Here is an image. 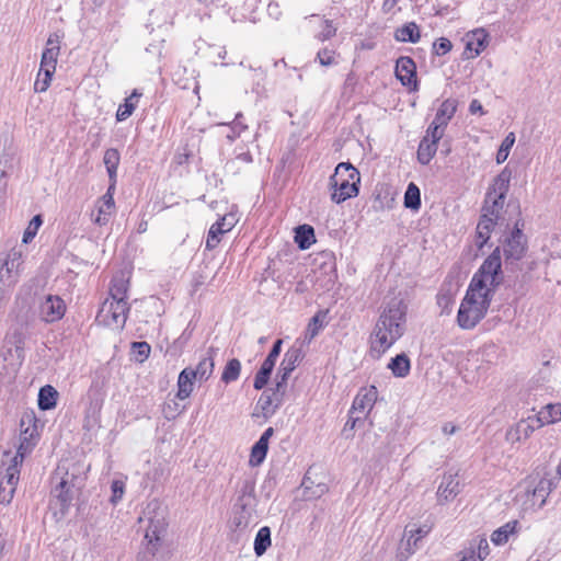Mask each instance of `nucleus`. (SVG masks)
<instances>
[{
    "instance_id": "f03ea898",
    "label": "nucleus",
    "mask_w": 561,
    "mask_h": 561,
    "mask_svg": "<svg viewBox=\"0 0 561 561\" xmlns=\"http://www.w3.org/2000/svg\"><path fill=\"white\" fill-rule=\"evenodd\" d=\"M407 306L402 299H391L380 313L370 334V354L379 358L404 333Z\"/></svg>"
},
{
    "instance_id": "ddd939ff",
    "label": "nucleus",
    "mask_w": 561,
    "mask_h": 561,
    "mask_svg": "<svg viewBox=\"0 0 561 561\" xmlns=\"http://www.w3.org/2000/svg\"><path fill=\"white\" fill-rule=\"evenodd\" d=\"M489 44V34L484 28H477L467 33L465 54L468 58L479 56Z\"/></svg>"
},
{
    "instance_id": "4d7b16f0",
    "label": "nucleus",
    "mask_w": 561,
    "mask_h": 561,
    "mask_svg": "<svg viewBox=\"0 0 561 561\" xmlns=\"http://www.w3.org/2000/svg\"><path fill=\"white\" fill-rule=\"evenodd\" d=\"M405 531L410 534L409 538H408V545L409 546H414L416 547L417 546V541L423 537L425 536L427 533H428V529H424V528H414L411 527L409 528V526L405 528Z\"/></svg>"
},
{
    "instance_id": "0e129e2a",
    "label": "nucleus",
    "mask_w": 561,
    "mask_h": 561,
    "mask_svg": "<svg viewBox=\"0 0 561 561\" xmlns=\"http://www.w3.org/2000/svg\"><path fill=\"white\" fill-rule=\"evenodd\" d=\"M180 412L181 410H179V405L174 401L165 403L163 408V413L168 420L175 419L176 415L180 414Z\"/></svg>"
},
{
    "instance_id": "ea45409f",
    "label": "nucleus",
    "mask_w": 561,
    "mask_h": 561,
    "mask_svg": "<svg viewBox=\"0 0 561 561\" xmlns=\"http://www.w3.org/2000/svg\"><path fill=\"white\" fill-rule=\"evenodd\" d=\"M241 362L238 358H231L227 362L221 374V381L226 385L231 383L240 377Z\"/></svg>"
},
{
    "instance_id": "f3484780",
    "label": "nucleus",
    "mask_w": 561,
    "mask_h": 561,
    "mask_svg": "<svg viewBox=\"0 0 561 561\" xmlns=\"http://www.w3.org/2000/svg\"><path fill=\"white\" fill-rule=\"evenodd\" d=\"M378 390L375 386L363 388L355 397L350 414L354 412H364L366 409L371 410L377 401Z\"/></svg>"
},
{
    "instance_id": "2f4dec72",
    "label": "nucleus",
    "mask_w": 561,
    "mask_h": 561,
    "mask_svg": "<svg viewBox=\"0 0 561 561\" xmlns=\"http://www.w3.org/2000/svg\"><path fill=\"white\" fill-rule=\"evenodd\" d=\"M141 95L142 93L135 89L131 94L124 100V103L118 106L116 112V119L118 122L126 121L134 113Z\"/></svg>"
},
{
    "instance_id": "e2e57ef3",
    "label": "nucleus",
    "mask_w": 561,
    "mask_h": 561,
    "mask_svg": "<svg viewBox=\"0 0 561 561\" xmlns=\"http://www.w3.org/2000/svg\"><path fill=\"white\" fill-rule=\"evenodd\" d=\"M334 51L328 48H323L318 51L317 58L322 66H331L334 64Z\"/></svg>"
},
{
    "instance_id": "2eb2a0df",
    "label": "nucleus",
    "mask_w": 561,
    "mask_h": 561,
    "mask_svg": "<svg viewBox=\"0 0 561 561\" xmlns=\"http://www.w3.org/2000/svg\"><path fill=\"white\" fill-rule=\"evenodd\" d=\"M217 353V347H208L205 354L201 357L196 368H193V374L195 375L197 381H206L211 377L215 368V357Z\"/></svg>"
},
{
    "instance_id": "7ed1b4c3",
    "label": "nucleus",
    "mask_w": 561,
    "mask_h": 561,
    "mask_svg": "<svg viewBox=\"0 0 561 561\" xmlns=\"http://www.w3.org/2000/svg\"><path fill=\"white\" fill-rule=\"evenodd\" d=\"M24 340L25 335L22 328L13 329L5 336L0 351V375L7 377L8 381L15 378L24 362Z\"/></svg>"
},
{
    "instance_id": "a211bd4d",
    "label": "nucleus",
    "mask_w": 561,
    "mask_h": 561,
    "mask_svg": "<svg viewBox=\"0 0 561 561\" xmlns=\"http://www.w3.org/2000/svg\"><path fill=\"white\" fill-rule=\"evenodd\" d=\"M15 149L12 139L7 135L0 138V172L8 175L13 169Z\"/></svg>"
},
{
    "instance_id": "864d4df0",
    "label": "nucleus",
    "mask_w": 561,
    "mask_h": 561,
    "mask_svg": "<svg viewBox=\"0 0 561 561\" xmlns=\"http://www.w3.org/2000/svg\"><path fill=\"white\" fill-rule=\"evenodd\" d=\"M446 126L438 124L436 121H433L426 129V135L423 138H428V140L438 141L443 138Z\"/></svg>"
},
{
    "instance_id": "412c9836",
    "label": "nucleus",
    "mask_w": 561,
    "mask_h": 561,
    "mask_svg": "<svg viewBox=\"0 0 561 561\" xmlns=\"http://www.w3.org/2000/svg\"><path fill=\"white\" fill-rule=\"evenodd\" d=\"M512 179V171L505 167L494 179L493 184L488 188L486 193L496 195L499 198H506L510 190V182Z\"/></svg>"
},
{
    "instance_id": "5701e85b",
    "label": "nucleus",
    "mask_w": 561,
    "mask_h": 561,
    "mask_svg": "<svg viewBox=\"0 0 561 561\" xmlns=\"http://www.w3.org/2000/svg\"><path fill=\"white\" fill-rule=\"evenodd\" d=\"M196 380L195 375L193 374L192 367L184 368L178 377V393L176 398L180 400L187 399L194 387V381Z\"/></svg>"
},
{
    "instance_id": "6e6552de",
    "label": "nucleus",
    "mask_w": 561,
    "mask_h": 561,
    "mask_svg": "<svg viewBox=\"0 0 561 561\" xmlns=\"http://www.w3.org/2000/svg\"><path fill=\"white\" fill-rule=\"evenodd\" d=\"M286 387L275 381L273 388L265 389L257 400L253 416H263L265 420L272 417L284 402Z\"/></svg>"
},
{
    "instance_id": "c85d7f7f",
    "label": "nucleus",
    "mask_w": 561,
    "mask_h": 561,
    "mask_svg": "<svg viewBox=\"0 0 561 561\" xmlns=\"http://www.w3.org/2000/svg\"><path fill=\"white\" fill-rule=\"evenodd\" d=\"M295 242L300 250H307L316 242L314 229L310 225H300L295 229Z\"/></svg>"
},
{
    "instance_id": "dca6fc26",
    "label": "nucleus",
    "mask_w": 561,
    "mask_h": 561,
    "mask_svg": "<svg viewBox=\"0 0 561 561\" xmlns=\"http://www.w3.org/2000/svg\"><path fill=\"white\" fill-rule=\"evenodd\" d=\"M506 198H499L496 195H491V193H486L484 197V202L481 208L482 216L484 218H489L492 221H495L496 224L501 225L504 220L501 213L504 207Z\"/></svg>"
},
{
    "instance_id": "680f3d73",
    "label": "nucleus",
    "mask_w": 561,
    "mask_h": 561,
    "mask_svg": "<svg viewBox=\"0 0 561 561\" xmlns=\"http://www.w3.org/2000/svg\"><path fill=\"white\" fill-rule=\"evenodd\" d=\"M15 488L13 485H3L0 484V503L2 504H9L14 495Z\"/></svg>"
},
{
    "instance_id": "c756f323",
    "label": "nucleus",
    "mask_w": 561,
    "mask_h": 561,
    "mask_svg": "<svg viewBox=\"0 0 561 561\" xmlns=\"http://www.w3.org/2000/svg\"><path fill=\"white\" fill-rule=\"evenodd\" d=\"M394 38L398 42L417 43L421 38L420 27L415 22H409L397 28Z\"/></svg>"
},
{
    "instance_id": "bb28decb",
    "label": "nucleus",
    "mask_w": 561,
    "mask_h": 561,
    "mask_svg": "<svg viewBox=\"0 0 561 561\" xmlns=\"http://www.w3.org/2000/svg\"><path fill=\"white\" fill-rule=\"evenodd\" d=\"M497 224L481 215L476 230V244L481 250L489 241L492 230Z\"/></svg>"
},
{
    "instance_id": "f704fd0d",
    "label": "nucleus",
    "mask_w": 561,
    "mask_h": 561,
    "mask_svg": "<svg viewBox=\"0 0 561 561\" xmlns=\"http://www.w3.org/2000/svg\"><path fill=\"white\" fill-rule=\"evenodd\" d=\"M457 110V101L453 99L445 100L436 112L434 121L440 125L447 126Z\"/></svg>"
},
{
    "instance_id": "1a4fd4ad",
    "label": "nucleus",
    "mask_w": 561,
    "mask_h": 561,
    "mask_svg": "<svg viewBox=\"0 0 561 561\" xmlns=\"http://www.w3.org/2000/svg\"><path fill=\"white\" fill-rule=\"evenodd\" d=\"M523 219H517L513 230L503 241V252L506 262L519 261L525 255L527 240L523 233Z\"/></svg>"
},
{
    "instance_id": "6e6d98bb",
    "label": "nucleus",
    "mask_w": 561,
    "mask_h": 561,
    "mask_svg": "<svg viewBox=\"0 0 561 561\" xmlns=\"http://www.w3.org/2000/svg\"><path fill=\"white\" fill-rule=\"evenodd\" d=\"M111 490H112V495H111L110 501L112 504L115 505L122 500V497L125 493V482L122 480H114L112 482Z\"/></svg>"
},
{
    "instance_id": "bf43d9fd",
    "label": "nucleus",
    "mask_w": 561,
    "mask_h": 561,
    "mask_svg": "<svg viewBox=\"0 0 561 561\" xmlns=\"http://www.w3.org/2000/svg\"><path fill=\"white\" fill-rule=\"evenodd\" d=\"M336 34V27L333 26L332 21L325 20L322 31L317 35L321 42L328 41Z\"/></svg>"
},
{
    "instance_id": "5fc2aeb1",
    "label": "nucleus",
    "mask_w": 561,
    "mask_h": 561,
    "mask_svg": "<svg viewBox=\"0 0 561 561\" xmlns=\"http://www.w3.org/2000/svg\"><path fill=\"white\" fill-rule=\"evenodd\" d=\"M553 488H554V484L549 479H541L539 481V483L537 484V486L534 490V495L542 497L540 505L545 504L546 495H548L552 491Z\"/></svg>"
},
{
    "instance_id": "f8f14e48",
    "label": "nucleus",
    "mask_w": 561,
    "mask_h": 561,
    "mask_svg": "<svg viewBox=\"0 0 561 561\" xmlns=\"http://www.w3.org/2000/svg\"><path fill=\"white\" fill-rule=\"evenodd\" d=\"M66 311V305L59 296L48 295L41 304L39 313L44 321L55 322L60 320Z\"/></svg>"
},
{
    "instance_id": "39448f33",
    "label": "nucleus",
    "mask_w": 561,
    "mask_h": 561,
    "mask_svg": "<svg viewBox=\"0 0 561 561\" xmlns=\"http://www.w3.org/2000/svg\"><path fill=\"white\" fill-rule=\"evenodd\" d=\"M60 38L61 36L57 33L49 35L46 42V48L44 49L41 58V67L37 75V79L34 83V89L37 92H44L48 89L53 75L56 70L57 58L60 51Z\"/></svg>"
},
{
    "instance_id": "a19ab883",
    "label": "nucleus",
    "mask_w": 561,
    "mask_h": 561,
    "mask_svg": "<svg viewBox=\"0 0 561 561\" xmlns=\"http://www.w3.org/2000/svg\"><path fill=\"white\" fill-rule=\"evenodd\" d=\"M517 524V520H512L497 528L491 535V541L496 546L506 543L508 541L510 535L515 533Z\"/></svg>"
},
{
    "instance_id": "a878e982",
    "label": "nucleus",
    "mask_w": 561,
    "mask_h": 561,
    "mask_svg": "<svg viewBox=\"0 0 561 561\" xmlns=\"http://www.w3.org/2000/svg\"><path fill=\"white\" fill-rule=\"evenodd\" d=\"M20 438L37 440L39 438L37 420L33 414H24L20 421Z\"/></svg>"
},
{
    "instance_id": "8fccbe9b",
    "label": "nucleus",
    "mask_w": 561,
    "mask_h": 561,
    "mask_svg": "<svg viewBox=\"0 0 561 561\" xmlns=\"http://www.w3.org/2000/svg\"><path fill=\"white\" fill-rule=\"evenodd\" d=\"M37 440H31L26 438H20V444L18 446L16 455L13 457V459L18 460L19 462H23L24 458L32 453L34 447L36 446Z\"/></svg>"
},
{
    "instance_id": "052dcab7",
    "label": "nucleus",
    "mask_w": 561,
    "mask_h": 561,
    "mask_svg": "<svg viewBox=\"0 0 561 561\" xmlns=\"http://www.w3.org/2000/svg\"><path fill=\"white\" fill-rule=\"evenodd\" d=\"M363 422L364 421L360 417H358V416L354 417L353 414H350V417H348V420L345 423L344 428H343V434L345 435V437L346 438L353 437L352 432L354 431V428L357 425L363 424Z\"/></svg>"
},
{
    "instance_id": "9d476101",
    "label": "nucleus",
    "mask_w": 561,
    "mask_h": 561,
    "mask_svg": "<svg viewBox=\"0 0 561 561\" xmlns=\"http://www.w3.org/2000/svg\"><path fill=\"white\" fill-rule=\"evenodd\" d=\"M396 77L410 91H417L416 65L411 57L401 56L396 62Z\"/></svg>"
},
{
    "instance_id": "aec40b11",
    "label": "nucleus",
    "mask_w": 561,
    "mask_h": 561,
    "mask_svg": "<svg viewBox=\"0 0 561 561\" xmlns=\"http://www.w3.org/2000/svg\"><path fill=\"white\" fill-rule=\"evenodd\" d=\"M459 492H460V489H459V480H458L457 474H453V473L444 474L442 482L437 490L438 501L439 502L450 501Z\"/></svg>"
},
{
    "instance_id": "7c9ffc66",
    "label": "nucleus",
    "mask_w": 561,
    "mask_h": 561,
    "mask_svg": "<svg viewBox=\"0 0 561 561\" xmlns=\"http://www.w3.org/2000/svg\"><path fill=\"white\" fill-rule=\"evenodd\" d=\"M58 391L50 385H46L38 392V408L42 411L51 410L57 404Z\"/></svg>"
},
{
    "instance_id": "603ef678",
    "label": "nucleus",
    "mask_w": 561,
    "mask_h": 561,
    "mask_svg": "<svg viewBox=\"0 0 561 561\" xmlns=\"http://www.w3.org/2000/svg\"><path fill=\"white\" fill-rule=\"evenodd\" d=\"M43 224V219L41 215H36L32 218L30 221L27 228L25 229L23 233V243H28L37 233V230Z\"/></svg>"
},
{
    "instance_id": "4468645a",
    "label": "nucleus",
    "mask_w": 561,
    "mask_h": 561,
    "mask_svg": "<svg viewBox=\"0 0 561 561\" xmlns=\"http://www.w3.org/2000/svg\"><path fill=\"white\" fill-rule=\"evenodd\" d=\"M358 184L359 181L355 180H336V183L330 181V187L333 190L331 199L336 204H341L348 198L357 196L359 192Z\"/></svg>"
},
{
    "instance_id": "c03bdc74",
    "label": "nucleus",
    "mask_w": 561,
    "mask_h": 561,
    "mask_svg": "<svg viewBox=\"0 0 561 561\" xmlns=\"http://www.w3.org/2000/svg\"><path fill=\"white\" fill-rule=\"evenodd\" d=\"M128 291V280L124 279L123 276L114 277L112 280V286L110 288V298L114 300H123L126 301Z\"/></svg>"
},
{
    "instance_id": "20e7f679",
    "label": "nucleus",
    "mask_w": 561,
    "mask_h": 561,
    "mask_svg": "<svg viewBox=\"0 0 561 561\" xmlns=\"http://www.w3.org/2000/svg\"><path fill=\"white\" fill-rule=\"evenodd\" d=\"M23 263L22 250L16 247L0 253V308L4 298L18 283Z\"/></svg>"
},
{
    "instance_id": "774afa93",
    "label": "nucleus",
    "mask_w": 561,
    "mask_h": 561,
    "mask_svg": "<svg viewBox=\"0 0 561 561\" xmlns=\"http://www.w3.org/2000/svg\"><path fill=\"white\" fill-rule=\"evenodd\" d=\"M110 213L102 207L99 208L98 216L94 218V222L102 226L108 221Z\"/></svg>"
},
{
    "instance_id": "0eeeda50",
    "label": "nucleus",
    "mask_w": 561,
    "mask_h": 561,
    "mask_svg": "<svg viewBox=\"0 0 561 561\" xmlns=\"http://www.w3.org/2000/svg\"><path fill=\"white\" fill-rule=\"evenodd\" d=\"M129 306L127 301L105 299L102 304L96 320L105 327L113 329H123L125 327Z\"/></svg>"
},
{
    "instance_id": "37998d69",
    "label": "nucleus",
    "mask_w": 561,
    "mask_h": 561,
    "mask_svg": "<svg viewBox=\"0 0 561 561\" xmlns=\"http://www.w3.org/2000/svg\"><path fill=\"white\" fill-rule=\"evenodd\" d=\"M404 207L419 210L421 207V191L413 182L409 183L404 193Z\"/></svg>"
},
{
    "instance_id": "9b49d317",
    "label": "nucleus",
    "mask_w": 561,
    "mask_h": 561,
    "mask_svg": "<svg viewBox=\"0 0 561 561\" xmlns=\"http://www.w3.org/2000/svg\"><path fill=\"white\" fill-rule=\"evenodd\" d=\"M304 358V353L300 347L291 346L284 354L283 360L279 365L275 381L287 386V380L290 374L296 369Z\"/></svg>"
},
{
    "instance_id": "79ce46f5",
    "label": "nucleus",
    "mask_w": 561,
    "mask_h": 561,
    "mask_svg": "<svg viewBox=\"0 0 561 561\" xmlns=\"http://www.w3.org/2000/svg\"><path fill=\"white\" fill-rule=\"evenodd\" d=\"M271 546V529L264 526L259 529L254 539V552L257 557L263 556Z\"/></svg>"
},
{
    "instance_id": "09e8293b",
    "label": "nucleus",
    "mask_w": 561,
    "mask_h": 561,
    "mask_svg": "<svg viewBox=\"0 0 561 561\" xmlns=\"http://www.w3.org/2000/svg\"><path fill=\"white\" fill-rule=\"evenodd\" d=\"M514 142H515V135H514V133H510L504 138V140L502 141V144L496 152V162L499 164L503 163L507 159L511 148L513 147Z\"/></svg>"
},
{
    "instance_id": "338daca9",
    "label": "nucleus",
    "mask_w": 561,
    "mask_h": 561,
    "mask_svg": "<svg viewBox=\"0 0 561 561\" xmlns=\"http://www.w3.org/2000/svg\"><path fill=\"white\" fill-rule=\"evenodd\" d=\"M282 345H283V340H280V339L276 340L274 342L268 355L266 356V358L276 363V360L282 352Z\"/></svg>"
},
{
    "instance_id": "473e14b6",
    "label": "nucleus",
    "mask_w": 561,
    "mask_h": 561,
    "mask_svg": "<svg viewBox=\"0 0 561 561\" xmlns=\"http://www.w3.org/2000/svg\"><path fill=\"white\" fill-rule=\"evenodd\" d=\"M274 367L275 362L267 358L264 359L254 377L253 388L255 390H262L266 387L271 379Z\"/></svg>"
},
{
    "instance_id": "423d86ee",
    "label": "nucleus",
    "mask_w": 561,
    "mask_h": 561,
    "mask_svg": "<svg viewBox=\"0 0 561 561\" xmlns=\"http://www.w3.org/2000/svg\"><path fill=\"white\" fill-rule=\"evenodd\" d=\"M84 478L67 470L51 490V496L59 503L60 512L66 513L76 493L83 486Z\"/></svg>"
},
{
    "instance_id": "58836bf2",
    "label": "nucleus",
    "mask_w": 561,
    "mask_h": 561,
    "mask_svg": "<svg viewBox=\"0 0 561 561\" xmlns=\"http://www.w3.org/2000/svg\"><path fill=\"white\" fill-rule=\"evenodd\" d=\"M22 462L15 459H11L10 465L5 468L4 472L1 473L0 484L16 486L20 479V467Z\"/></svg>"
},
{
    "instance_id": "f257e3e1",
    "label": "nucleus",
    "mask_w": 561,
    "mask_h": 561,
    "mask_svg": "<svg viewBox=\"0 0 561 561\" xmlns=\"http://www.w3.org/2000/svg\"><path fill=\"white\" fill-rule=\"evenodd\" d=\"M502 282L501 249L496 247L474 273L460 304L457 323L461 329L471 330L485 317Z\"/></svg>"
},
{
    "instance_id": "6ab92c4d",
    "label": "nucleus",
    "mask_w": 561,
    "mask_h": 561,
    "mask_svg": "<svg viewBox=\"0 0 561 561\" xmlns=\"http://www.w3.org/2000/svg\"><path fill=\"white\" fill-rule=\"evenodd\" d=\"M490 553L489 542L485 538H477L470 542V547L462 552L459 561H483Z\"/></svg>"
},
{
    "instance_id": "b1692460",
    "label": "nucleus",
    "mask_w": 561,
    "mask_h": 561,
    "mask_svg": "<svg viewBox=\"0 0 561 561\" xmlns=\"http://www.w3.org/2000/svg\"><path fill=\"white\" fill-rule=\"evenodd\" d=\"M164 531V526L159 520H151L145 535L147 540V552L152 557L156 554L160 541V535Z\"/></svg>"
},
{
    "instance_id": "e433bc0d",
    "label": "nucleus",
    "mask_w": 561,
    "mask_h": 561,
    "mask_svg": "<svg viewBox=\"0 0 561 561\" xmlns=\"http://www.w3.org/2000/svg\"><path fill=\"white\" fill-rule=\"evenodd\" d=\"M119 152L117 149L110 148L104 153V164L106 167L110 179L113 181L108 191L115 185L116 172L119 164Z\"/></svg>"
},
{
    "instance_id": "c9c22d12",
    "label": "nucleus",
    "mask_w": 561,
    "mask_h": 561,
    "mask_svg": "<svg viewBox=\"0 0 561 561\" xmlns=\"http://www.w3.org/2000/svg\"><path fill=\"white\" fill-rule=\"evenodd\" d=\"M325 316L327 312L319 311L310 319L305 332L304 342L309 344L319 334L324 328Z\"/></svg>"
},
{
    "instance_id": "69168bd1",
    "label": "nucleus",
    "mask_w": 561,
    "mask_h": 561,
    "mask_svg": "<svg viewBox=\"0 0 561 561\" xmlns=\"http://www.w3.org/2000/svg\"><path fill=\"white\" fill-rule=\"evenodd\" d=\"M251 494H248L245 491L242 492L241 495L237 499L234 504L236 510H240V512H245L247 507L250 505Z\"/></svg>"
},
{
    "instance_id": "4c0bfd02",
    "label": "nucleus",
    "mask_w": 561,
    "mask_h": 561,
    "mask_svg": "<svg viewBox=\"0 0 561 561\" xmlns=\"http://www.w3.org/2000/svg\"><path fill=\"white\" fill-rule=\"evenodd\" d=\"M436 151L437 142L423 138L417 148V161L423 165L428 164Z\"/></svg>"
},
{
    "instance_id": "cd10ccee",
    "label": "nucleus",
    "mask_w": 561,
    "mask_h": 561,
    "mask_svg": "<svg viewBox=\"0 0 561 561\" xmlns=\"http://www.w3.org/2000/svg\"><path fill=\"white\" fill-rule=\"evenodd\" d=\"M392 375L398 378H404L410 374L411 362L407 354L401 353L392 357L388 364Z\"/></svg>"
},
{
    "instance_id": "de8ad7c7",
    "label": "nucleus",
    "mask_w": 561,
    "mask_h": 561,
    "mask_svg": "<svg viewBox=\"0 0 561 561\" xmlns=\"http://www.w3.org/2000/svg\"><path fill=\"white\" fill-rule=\"evenodd\" d=\"M267 450L268 446L257 440L251 448L250 465L252 467L260 466L264 461Z\"/></svg>"
},
{
    "instance_id": "4be33fe9",
    "label": "nucleus",
    "mask_w": 561,
    "mask_h": 561,
    "mask_svg": "<svg viewBox=\"0 0 561 561\" xmlns=\"http://www.w3.org/2000/svg\"><path fill=\"white\" fill-rule=\"evenodd\" d=\"M535 421L537 422V427L561 421V403H549L542 407L535 416Z\"/></svg>"
},
{
    "instance_id": "3c124183",
    "label": "nucleus",
    "mask_w": 561,
    "mask_h": 561,
    "mask_svg": "<svg viewBox=\"0 0 561 561\" xmlns=\"http://www.w3.org/2000/svg\"><path fill=\"white\" fill-rule=\"evenodd\" d=\"M131 351L135 359L142 363L149 357L151 347L147 342H133Z\"/></svg>"
},
{
    "instance_id": "49530a36",
    "label": "nucleus",
    "mask_w": 561,
    "mask_h": 561,
    "mask_svg": "<svg viewBox=\"0 0 561 561\" xmlns=\"http://www.w3.org/2000/svg\"><path fill=\"white\" fill-rule=\"evenodd\" d=\"M253 162L252 154L249 150L240 151L236 157L226 163V169L232 173L240 172V164H251Z\"/></svg>"
},
{
    "instance_id": "a18cd8bd",
    "label": "nucleus",
    "mask_w": 561,
    "mask_h": 561,
    "mask_svg": "<svg viewBox=\"0 0 561 561\" xmlns=\"http://www.w3.org/2000/svg\"><path fill=\"white\" fill-rule=\"evenodd\" d=\"M224 221H225V218H221V220L215 222L210 227L208 234H207V239H206V249L207 250L215 249L220 242V236L229 230V229H224V225H225Z\"/></svg>"
},
{
    "instance_id": "72a5a7b5",
    "label": "nucleus",
    "mask_w": 561,
    "mask_h": 561,
    "mask_svg": "<svg viewBox=\"0 0 561 561\" xmlns=\"http://www.w3.org/2000/svg\"><path fill=\"white\" fill-rule=\"evenodd\" d=\"M345 181H360L359 172L350 162H341L336 165L334 174L331 175V182L336 183V180Z\"/></svg>"
},
{
    "instance_id": "393cba45",
    "label": "nucleus",
    "mask_w": 561,
    "mask_h": 561,
    "mask_svg": "<svg viewBox=\"0 0 561 561\" xmlns=\"http://www.w3.org/2000/svg\"><path fill=\"white\" fill-rule=\"evenodd\" d=\"M531 422H536L535 419L522 420L514 428H511L506 436L512 442H520L527 439L535 431V425Z\"/></svg>"
},
{
    "instance_id": "13d9d810",
    "label": "nucleus",
    "mask_w": 561,
    "mask_h": 561,
    "mask_svg": "<svg viewBox=\"0 0 561 561\" xmlns=\"http://www.w3.org/2000/svg\"><path fill=\"white\" fill-rule=\"evenodd\" d=\"M433 48L437 55H445L453 48V44L448 38L440 37L434 44Z\"/></svg>"
}]
</instances>
